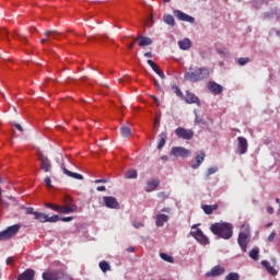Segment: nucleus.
Wrapping results in <instances>:
<instances>
[{"instance_id": "20", "label": "nucleus", "mask_w": 280, "mask_h": 280, "mask_svg": "<svg viewBox=\"0 0 280 280\" xmlns=\"http://www.w3.org/2000/svg\"><path fill=\"white\" fill-rule=\"evenodd\" d=\"M135 42H139V46H140V47H145V46H149V45L152 44V39H151V38L144 37V36H141V35H139V36L135 39Z\"/></svg>"}, {"instance_id": "63", "label": "nucleus", "mask_w": 280, "mask_h": 280, "mask_svg": "<svg viewBox=\"0 0 280 280\" xmlns=\"http://www.w3.org/2000/svg\"><path fill=\"white\" fill-rule=\"evenodd\" d=\"M276 202L279 205V207H280V199H276Z\"/></svg>"}, {"instance_id": "33", "label": "nucleus", "mask_w": 280, "mask_h": 280, "mask_svg": "<svg viewBox=\"0 0 280 280\" xmlns=\"http://www.w3.org/2000/svg\"><path fill=\"white\" fill-rule=\"evenodd\" d=\"M120 133L122 137L128 138L131 135V129L129 127L124 126L120 128Z\"/></svg>"}, {"instance_id": "58", "label": "nucleus", "mask_w": 280, "mask_h": 280, "mask_svg": "<svg viewBox=\"0 0 280 280\" xmlns=\"http://www.w3.org/2000/svg\"><path fill=\"white\" fill-rule=\"evenodd\" d=\"M127 250H128V253H133L135 248L133 247H129Z\"/></svg>"}, {"instance_id": "26", "label": "nucleus", "mask_w": 280, "mask_h": 280, "mask_svg": "<svg viewBox=\"0 0 280 280\" xmlns=\"http://www.w3.org/2000/svg\"><path fill=\"white\" fill-rule=\"evenodd\" d=\"M43 280H58V276L51 271L43 272L42 275Z\"/></svg>"}, {"instance_id": "60", "label": "nucleus", "mask_w": 280, "mask_h": 280, "mask_svg": "<svg viewBox=\"0 0 280 280\" xmlns=\"http://www.w3.org/2000/svg\"><path fill=\"white\" fill-rule=\"evenodd\" d=\"M90 39L97 40V36H92Z\"/></svg>"}, {"instance_id": "42", "label": "nucleus", "mask_w": 280, "mask_h": 280, "mask_svg": "<svg viewBox=\"0 0 280 280\" xmlns=\"http://www.w3.org/2000/svg\"><path fill=\"white\" fill-rule=\"evenodd\" d=\"M44 183L46 187H51V178L49 176L45 177Z\"/></svg>"}, {"instance_id": "52", "label": "nucleus", "mask_w": 280, "mask_h": 280, "mask_svg": "<svg viewBox=\"0 0 280 280\" xmlns=\"http://www.w3.org/2000/svg\"><path fill=\"white\" fill-rule=\"evenodd\" d=\"M39 42H40V44H45V43L49 42V38H42Z\"/></svg>"}, {"instance_id": "22", "label": "nucleus", "mask_w": 280, "mask_h": 280, "mask_svg": "<svg viewBox=\"0 0 280 280\" xmlns=\"http://www.w3.org/2000/svg\"><path fill=\"white\" fill-rule=\"evenodd\" d=\"M160 182L158 179H152L150 182L147 183V187H145V192L150 194V191H154V189H156V187H159Z\"/></svg>"}, {"instance_id": "54", "label": "nucleus", "mask_w": 280, "mask_h": 280, "mask_svg": "<svg viewBox=\"0 0 280 280\" xmlns=\"http://www.w3.org/2000/svg\"><path fill=\"white\" fill-rule=\"evenodd\" d=\"M154 84H155L156 89H158L159 91H161V86H160V84L158 83L156 80L154 81Z\"/></svg>"}, {"instance_id": "37", "label": "nucleus", "mask_w": 280, "mask_h": 280, "mask_svg": "<svg viewBox=\"0 0 280 280\" xmlns=\"http://www.w3.org/2000/svg\"><path fill=\"white\" fill-rule=\"evenodd\" d=\"M173 92L180 98H184V94L176 84H172Z\"/></svg>"}, {"instance_id": "53", "label": "nucleus", "mask_w": 280, "mask_h": 280, "mask_svg": "<svg viewBox=\"0 0 280 280\" xmlns=\"http://www.w3.org/2000/svg\"><path fill=\"white\" fill-rule=\"evenodd\" d=\"M22 209H24L25 211H34V208L32 207H28V208L22 207Z\"/></svg>"}, {"instance_id": "25", "label": "nucleus", "mask_w": 280, "mask_h": 280, "mask_svg": "<svg viewBox=\"0 0 280 280\" xmlns=\"http://www.w3.org/2000/svg\"><path fill=\"white\" fill-rule=\"evenodd\" d=\"M261 266L268 271V273H270L271 276H277V270L269 265V262L267 260H262L261 261Z\"/></svg>"}, {"instance_id": "8", "label": "nucleus", "mask_w": 280, "mask_h": 280, "mask_svg": "<svg viewBox=\"0 0 280 280\" xmlns=\"http://www.w3.org/2000/svg\"><path fill=\"white\" fill-rule=\"evenodd\" d=\"M175 135H176L178 138H182V139H185V140H190V139H192V137H194L192 130H190V129H185V128H183V127H178V128L175 130Z\"/></svg>"}, {"instance_id": "55", "label": "nucleus", "mask_w": 280, "mask_h": 280, "mask_svg": "<svg viewBox=\"0 0 280 280\" xmlns=\"http://www.w3.org/2000/svg\"><path fill=\"white\" fill-rule=\"evenodd\" d=\"M144 56L148 57V58H152L153 57V55L151 52H145Z\"/></svg>"}, {"instance_id": "9", "label": "nucleus", "mask_w": 280, "mask_h": 280, "mask_svg": "<svg viewBox=\"0 0 280 280\" xmlns=\"http://www.w3.org/2000/svg\"><path fill=\"white\" fill-rule=\"evenodd\" d=\"M224 273H225V269L222 266L217 265L210 271H207L206 277L207 278H219V277L223 276Z\"/></svg>"}, {"instance_id": "34", "label": "nucleus", "mask_w": 280, "mask_h": 280, "mask_svg": "<svg viewBox=\"0 0 280 280\" xmlns=\"http://www.w3.org/2000/svg\"><path fill=\"white\" fill-rule=\"evenodd\" d=\"M138 173L136 170H129L125 174V178L131 179V178H137Z\"/></svg>"}, {"instance_id": "19", "label": "nucleus", "mask_w": 280, "mask_h": 280, "mask_svg": "<svg viewBox=\"0 0 280 280\" xmlns=\"http://www.w3.org/2000/svg\"><path fill=\"white\" fill-rule=\"evenodd\" d=\"M208 88L214 94H221L223 91L222 85H220L213 81L209 82Z\"/></svg>"}, {"instance_id": "31", "label": "nucleus", "mask_w": 280, "mask_h": 280, "mask_svg": "<svg viewBox=\"0 0 280 280\" xmlns=\"http://www.w3.org/2000/svg\"><path fill=\"white\" fill-rule=\"evenodd\" d=\"M100 269L102 270L103 273H106L110 271V265L108 264V261L103 260L100 262Z\"/></svg>"}, {"instance_id": "48", "label": "nucleus", "mask_w": 280, "mask_h": 280, "mask_svg": "<svg viewBox=\"0 0 280 280\" xmlns=\"http://www.w3.org/2000/svg\"><path fill=\"white\" fill-rule=\"evenodd\" d=\"M13 262H14V258H13V257H9V258L7 259V265H8V266L13 265Z\"/></svg>"}, {"instance_id": "10", "label": "nucleus", "mask_w": 280, "mask_h": 280, "mask_svg": "<svg viewBox=\"0 0 280 280\" xmlns=\"http://www.w3.org/2000/svg\"><path fill=\"white\" fill-rule=\"evenodd\" d=\"M38 158L40 162V170H43L45 173L49 172L51 170V162L43 152H38Z\"/></svg>"}, {"instance_id": "21", "label": "nucleus", "mask_w": 280, "mask_h": 280, "mask_svg": "<svg viewBox=\"0 0 280 280\" xmlns=\"http://www.w3.org/2000/svg\"><path fill=\"white\" fill-rule=\"evenodd\" d=\"M147 62L162 80L165 79V74L163 73V71L152 60H148Z\"/></svg>"}, {"instance_id": "44", "label": "nucleus", "mask_w": 280, "mask_h": 280, "mask_svg": "<svg viewBox=\"0 0 280 280\" xmlns=\"http://www.w3.org/2000/svg\"><path fill=\"white\" fill-rule=\"evenodd\" d=\"M14 127L20 131V132H24V128L21 124H14Z\"/></svg>"}, {"instance_id": "28", "label": "nucleus", "mask_w": 280, "mask_h": 280, "mask_svg": "<svg viewBox=\"0 0 280 280\" xmlns=\"http://www.w3.org/2000/svg\"><path fill=\"white\" fill-rule=\"evenodd\" d=\"M168 217L166 214H158L156 226H163L164 222H167Z\"/></svg>"}, {"instance_id": "47", "label": "nucleus", "mask_w": 280, "mask_h": 280, "mask_svg": "<svg viewBox=\"0 0 280 280\" xmlns=\"http://www.w3.org/2000/svg\"><path fill=\"white\" fill-rule=\"evenodd\" d=\"M196 124H205L203 119L199 116H196V119H195Z\"/></svg>"}, {"instance_id": "49", "label": "nucleus", "mask_w": 280, "mask_h": 280, "mask_svg": "<svg viewBox=\"0 0 280 280\" xmlns=\"http://www.w3.org/2000/svg\"><path fill=\"white\" fill-rule=\"evenodd\" d=\"M275 237H276V233L272 232V233L269 235V237H268V242H273Z\"/></svg>"}, {"instance_id": "57", "label": "nucleus", "mask_w": 280, "mask_h": 280, "mask_svg": "<svg viewBox=\"0 0 280 280\" xmlns=\"http://www.w3.org/2000/svg\"><path fill=\"white\" fill-rule=\"evenodd\" d=\"M1 34L2 35H7L8 34V31L5 28L1 30Z\"/></svg>"}, {"instance_id": "45", "label": "nucleus", "mask_w": 280, "mask_h": 280, "mask_svg": "<svg viewBox=\"0 0 280 280\" xmlns=\"http://www.w3.org/2000/svg\"><path fill=\"white\" fill-rule=\"evenodd\" d=\"M132 224L135 229H141V226H143L141 222H137V221H135Z\"/></svg>"}, {"instance_id": "2", "label": "nucleus", "mask_w": 280, "mask_h": 280, "mask_svg": "<svg viewBox=\"0 0 280 280\" xmlns=\"http://www.w3.org/2000/svg\"><path fill=\"white\" fill-rule=\"evenodd\" d=\"M210 75L209 69L205 67H190L188 71L185 73L184 78L190 82H199L208 79Z\"/></svg>"}, {"instance_id": "13", "label": "nucleus", "mask_w": 280, "mask_h": 280, "mask_svg": "<svg viewBox=\"0 0 280 280\" xmlns=\"http://www.w3.org/2000/svg\"><path fill=\"white\" fill-rule=\"evenodd\" d=\"M0 205L2 209H9L12 205H18V200L13 197H1Z\"/></svg>"}, {"instance_id": "50", "label": "nucleus", "mask_w": 280, "mask_h": 280, "mask_svg": "<svg viewBox=\"0 0 280 280\" xmlns=\"http://www.w3.org/2000/svg\"><path fill=\"white\" fill-rule=\"evenodd\" d=\"M94 183L100 185V183H108V179H96Z\"/></svg>"}, {"instance_id": "59", "label": "nucleus", "mask_w": 280, "mask_h": 280, "mask_svg": "<svg viewBox=\"0 0 280 280\" xmlns=\"http://www.w3.org/2000/svg\"><path fill=\"white\" fill-rule=\"evenodd\" d=\"M161 160H163V161H167V160H168V158H167L166 155H163V156L161 158Z\"/></svg>"}, {"instance_id": "7", "label": "nucleus", "mask_w": 280, "mask_h": 280, "mask_svg": "<svg viewBox=\"0 0 280 280\" xmlns=\"http://www.w3.org/2000/svg\"><path fill=\"white\" fill-rule=\"evenodd\" d=\"M237 242H238L243 253H246L247 246L249 244V234L247 232H240Z\"/></svg>"}, {"instance_id": "35", "label": "nucleus", "mask_w": 280, "mask_h": 280, "mask_svg": "<svg viewBox=\"0 0 280 280\" xmlns=\"http://www.w3.org/2000/svg\"><path fill=\"white\" fill-rule=\"evenodd\" d=\"M249 257H250L254 261H257V260L259 259V250L253 248V249L249 252Z\"/></svg>"}, {"instance_id": "43", "label": "nucleus", "mask_w": 280, "mask_h": 280, "mask_svg": "<svg viewBox=\"0 0 280 280\" xmlns=\"http://www.w3.org/2000/svg\"><path fill=\"white\" fill-rule=\"evenodd\" d=\"M158 198H160L161 200H165V198H167V195L165 192H159Z\"/></svg>"}, {"instance_id": "62", "label": "nucleus", "mask_w": 280, "mask_h": 280, "mask_svg": "<svg viewBox=\"0 0 280 280\" xmlns=\"http://www.w3.org/2000/svg\"><path fill=\"white\" fill-rule=\"evenodd\" d=\"M207 215H211L212 211H206Z\"/></svg>"}, {"instance_id": "15", "label": "nucleus", "mask_w": 280, "mask_h": 280, "mask_svg": "<svg viewBox=\"0 0 280 280\" xmlns=\"http://www.w3.org/2000/svg\"><path fill=\"white\" fill-rule=\"evenodd\" d=\"M173 13L179 21L189 22V23L195 22V19L192 16H189L188 14H186L179 10H175Z\"/></svg>"}, {"instance_id": "16", "label": "nucleus", "mask_w": 280, "mask_h": 280, "mask_svg": "<svg viewBox=\"0 0 280 280\" xmlns=\"http://www.w3.org/2000/svg\"><path fill=\"white\" fill-rule=\"evenodd\" d=\"M34 277H36V272L32 269H26L16 280H34Z\"/></svg>"}, {"instance_id": "27", "label": "nucleus", "mask_w": 280, "mask_h": 280, "mask_svg": "<svg viewBox=\"0 0 280 280\" xmlns=\"http://www.w3.org/2000/svg\"><path fill=\"white\" fill-rule=\"evenodd\" d=\"M178 46L180 49L187 50L190 48L191 43L188 38H185V39L178 42Z\"/></svg>"}, {"instance_id": "36", "label": "nucleus", "mask_w": 280, "mask_h": 280, "mask_svg": "<svg viewBox=\"0 0 280 280\" xmlns=\"http://www.w3.org/2000/svg\"><path fill=\"white\" fill-rule=\"evenodd\" d=\"M218 207L219 206L217 203H214V205H211V206L203 205L201 208H202L203 211H217Z\"/></svg>"}, {"instance_id": "29", "label": "nucleus", "mask_w": 280, "mask_h": 280, "mask_svg": "<svg viewBox=\"0 0 280 280\" xmlns=\"http://www.w3.org/2000/svg\"><path fill=\"white\" fill-rule=\"evenodd\" d=\"M166 138H167V135L165 132H162L160 136H159V142H158V149L161 150L165 142H166Z\"/></svg>"}, {"instance_id": "38", "label": "nucleus", "mask_w": 280, "mask_h": 280, "mask_svg": "<svg viewBox=\"0 0 280 280\" xmlns=\"http://www.w3.org/2000/svg\"><path fill=\"white\" fill-rule=\"evenodd\" d=\"M225 280H240V275L236 272H230L226 277Z\"/></svg>"}, {"instance_id": "56", "label": "nucleus", "mask_w": 280, "mask_h": 280, "mask_svg": "<svg viewBox=\"0 0 280 280\" xmlns=\"http://www.w3.org/2000/svg\"><path fill=\"white\" fill-rule=\"evenodd\" d=\"M135 39H133V42L128 46V49H132L133 48V46H135Z\"/></svg>"}, {"instance_id": "46", "label": "nucleus", "mask_w": 280, "mask_h": 280, "mask_svg": "<svg viewBox=\"0 0 280 280\" xmlns=\"http://www.w3.org/2000/svg\"><path fill=\"white\" fill-rule=\"evenodd\" d=\"M73 220V217H63L61 218V222H71Z\"/></svg>"}, {"instance_id": "32", "label": "nucleus", "mask_w": 280, "mask_h": 280, "mask_svg": "<svg viewBox=\"0 0 280 280\" xmlns=\"http://www.w3.org/2000/svg\"><path fill=\"white\" fill-rule=\"evenodd\" d=\"M160 257H161V259H162L163 261H165V262L174 264L173 257H172V256H168V255L165 254V253H161V254H160Z\"/></svg>"}, {"instance_id": "4", "label": "nucleus", "mask_w": 280, "mask_h": 280, "mask_svg": "<svg viewBox=\"0 0 280 280\" xmlns=\"http://www.w3.org/2000/svg\"><path fill=\"white\" fill-rule=\"evenodd\" d=\"M21 229V224L8 226L5 230L0 232V241L11 240L12 237H15V235L20 233Z\"/></svg>"}, {"instance_id": "11", "label": "nucleus", "mask_w": 280, "mask_h": 280, "mask_svg": "<svg viewBox=\"0 0 280 280\" xmlns=\"http://www.w3.org/2000/svg\"><path fill=\"white\" fill-rule=\"evenodd\" d=\"M103 202L107 209H119V203L115 197L107 196L103 198Z\"/></svg>"}, {"instance_id": "24", "label": "nucleus", "mask_w": 280, "mask_h": 280, "mask_svg": "<svg viewBox=\"0 0 280 280\" xmlns=\"http://www.w3.org/2000/svg\"><path fill=\"white\" fill-rule=\"evenodd\" d=\"M44 36L46 38H49V42H51V38L52 39H60V33L59 32H56V31H46L44 33Z\"/></svg>"}, {"instance_id": "51", "label": "nucleus", "mask_w": 280, "mask_h": 280, "mask_svg": "<svg viewBox=\"0 0 280 280\" xmlns=\"http://www.w3.org/2000/svg\"><path fill=\"white\" fill-rule=\"evenodd\" d=\"M96 191H106V186H98Z\"/></svg>"}, {"instance_id": "40", "label": "nucleus", "mask_w": 280, "mask_h": 280, "mask_svg": "<svg viewBox=\"0 0 280 280\" xmlns=\"http://www.w3.org/2000/svg\"><path fill=\"white\" fill-rule=\"evenodd\" d=\"M241 233H247L248 235H250L249 225L248 224H243L242 228H241Z\"/></svg>"}, {"instance_id": "61", "label": "nucleus", "mask_w": 280, "mask_h": 280, "mask_svg": "<svg viewBox=\"0 0 280 280\" xmlns=\"http://www.w3.org/2000/svg\"><path fill=\"white\" fill-rule=\"evenodd\" d=\"M102 37L106 38V39H110V37L108 35H103Z\"/></svg>"}, {"instance_id": "18", "label": "nucleus", "mask_w": 280, "mask_h": 280, "mask_svg": "<svg viewBox=\"0 0 280 280\" xmlns=\"http://www.w3.org/2000/svg\"><path fill=\"white\" fill-rule=\"evenodd\" d=\"M172 154L175 156H187L189 154V151L187 149H184L182 147H174L172 149Z\"/></svg>"}, {"instance_id": "5", "label": "nucleus", "mask_w": 280, "mask_h": 280, "mask_svg": "<svg viewBox=\"0 0 280 280\" xmlns=\"http://www.w3.org/2000/svg\"><path fill=\"white\" fill-rule=\"evenodd\" d=\"M27 213L34 214L35 220H39V222H58V220H60V217L58 214L49 218V215L38 211H28Z\"/></svg>"}, {"instance_id": "3", "label": "nucleus", "mask_w": 280, "mask_h": 280, "mask_svg": "<svg viewBox=\"0 0 280 280\" xmlns=\"http://www.w3.org/2000/svg\"><path fill=\"white\" fill-rule=\"evenodd\" d=\"M63 202L65 206L62 207L49 202L44 203V207H46V209H51L52 211H78V206L74 205L71 196H65Z\"/></svg>"}, {"instance_id": "14", "label": "nucleus", "mask_w": 280, "mask_h": 280, "mask_svg": "<svg viewBox=\"0 0 280 280\" xmlns=\"http://www.w3.org/2000/svg\"><path fill=\"white\" fill-rule=\"evenodd\" d=\"M61 170H62L63 174L66 176H68L69 178H74L75 180H84V176H82L81 174L68 171L67 166H65V163H62Z\"/></svg>"}, {"instance_id": "23", "label": "nucleus", "mask_w": 280, "mask_h": 280, "mask_svg": "<svg viewBox=\"0 0 280 280\" xmlns=\"http://www.w3.org/2000/svg\"><path fill=\"white\" fill-rule=\"evenodd\" d=\"M206 158V153L201 151L197 156H196V163L191 165L192 170H198V167L201 165Z\"/></svg>"}, {"instance_id": "30", "label": "nucleus", "mask_w": 280, "mask_h": 280, "mask_svg": "<svg viewBox=\"0 0 280 280\" xmlns=\"http://www.w3.org/2000/svg\"><path fill=\"white\" fill-rule=\"evenodd\" d=\"M163 21H164L167 25H170V26H172V27L175 26V20H174V18H173L171 14H165L164 18H163Z\"/></svg>"}, {"instance_id": "1", "label": "nucleus", "mask_w": 280, "mask_h": 280, "mask_svg": "<svg viewBox=\"0 0 280 280\" xmlns=\"http://www.w3.org/2000/svg\"><path fill=\"white\" fill-rule=\"evenodd\" d=\"M213 235H218L222 240H231L233 235V225L228 222H217L210 226Z\"/></svg>"}, {"instance_id": "6", "label": "nucleus", "mask_w": 280, "mask_h": 280, "mask_svg": "<svg viewBox=\"0 0 280 280\" xmlns=\"http://www.w3.org/2000/svg\"><path fill=\"white\" fill-rule=\"evenodd\" d=\"M190 235H192V237H195V240H197V242L199 244H202L203 246H206L207 244H209V238L202 233V231L198 228H192Z\"/></svg>"}, {"instance_id": "64", "label": "nucleus", "mask_w": 280, "mask_h": 280, "mask_svg": "<svg viewBox=\"0 0 280 280\" xmlns=\"http://www.w3.org/2000/svg\"><path fill=\"white\" fill-rule=\"evenodd\" d=\"M268 211H273V209L271 207L268 208Z\"/></svg>"}, {"instance_id": "39", "label": "nucleus", "mask_w": 280, "mask_h": 280, "mask_svg": "<svg viewBox=\"0 0 280 280\" xmlns=\"http://www.w3.org/2000/svg\"><path fill=\"white\" fill-rule=\"evenodd\" d=\"M215 172H218V167L217 166H212L208 170L207 172V178H209V176H211L212 174H215Z\"/></svg>"}, {"instance_id": "12", "label": "nucleus", "mask_w": 280, "mask_h": 280, "mask_svg": "<svg viewBox=\"0 0 280 280\" xmlns=\"http://www.w3.org/2000/svg\"><path fill=\"white\" fill-rule=\"evenodd\" d=\"M237 153L238 154H245L247 152L248 142L244 137L237 138Z\"/></svg>"}, {"instance_id": "17", "label": "nucleus", "mask_w": 280, "mask_h": 280, "mask_svg": "<svg viewBox=\"0 0 280 280\" xmlns=\"http://www.w3.org/2000/svg\"><path fill=\"white\" fill-rule=\"evenodd\" d=\"M184 100L188 104H197L198 106H200L199 98L194 93H191L189 91L186 92V96H184Z\"/></svg>"}, {"instance_id": "41", "label": "nucleus", "mask_w": 280, "mask_h": 280, "mask_svg": "<svg viewBox=\"0 0 280 280\" xmlns=\"http://www.w3.org/2000/svg\"><path fill=\"white\" fill-rule=\"evenodd\" d=\"M249 61V58H240L237 59L238 65L244 66Z\"/></svg>"}]
</instances>
